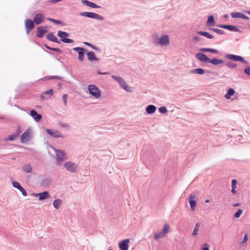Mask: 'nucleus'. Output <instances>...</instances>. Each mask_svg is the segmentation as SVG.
Returning a JSON list of instances; mask_svg holds the SVG:
<instances>
[{"label": "nucleus", "mask_w": 250, "mask_h": 250, "mask_svg": "<svg viewBox=\"0 0 250 250\" xmlns=\"http://www.w3.org/2000/svg\"><path fill=\"white\" fill-rule=\"evenodd\" d=\"M153 42L156 45L167 46L169 44L170 41L168 35H165L159 37L157 35L153 36Z\"/></svg>", "instance_id": "obj_1"}, {"label": "nucleus", "mask_w": 250, "mask_h": 250, "mask_svg": "<svg viewBox=\"0 0 250 250\" xmlns=\"http://www.w3.org/2000/svg\"><path fill=\"white\" fill-rule=\"evenodd\" d=\"M88 90L90 95L95 98H99L101 96V93L98 87L93 84H90L88 86Z\"/></svg>", "instance_id": "obj_2"}, {"label": "nucleus", "mask_w": 250, "mask_h": 250, "mask_svg": "<svg viewBox=\"0 0 250 250\" xmlns=\"http://www.w3.org/2000/svg\"><path fill=\"white\" fill-rule=\"evenodd\" d=\"M169 226L166 224L163 229V230L156 232L154 235V239L156 240L164 237L165 234L169 232Z\"/></svg>", "instance_id": "obj_3"}, {"label": "nucleus", "mask_w": 250, "mask_h": 250, "mask_svg": "<svg viewBox=\"0 0 250 250\" xmlns=\"http://www.w3.org/2000/svg\"><path fill=\"white\" fill-rule=\"evenodd\" d=\"M80 15L82 16L97 19L101 21H103L104 19V17L102 16L93 12H83L80 13Z\"/></svg>", "instance_id": "obj_4"}, {"label": "nucleus", "mask_w": 250, "mask_h": 250, "mask_svg": "<svg viewBox=\"0 0 250 250\" xmlns=\"http://www.w3.org/2000/svg\"><path fill=\"white\" fill-rule=\"evenodd\" d=\"M57 35L60 37V41L67 43H71L73 42V41L71 39L68 38H64L63 37H66L69 36L68 33L65 32H63L62 31H59L58 32Z\"/></svg>", "instance_id": "obj_5"}, {"label": "nucleus", "mask_w": 250, "mask_h": 250, "mask_svg": "<svg viewBox=\"0 0 250 250\" xmlns=\"http://www.w3.org/2000/svg\"><path fill=\"white\" fill-rule=\"evenodd\" d=\"M64 167L69 172L73 173L76 171L77 165L72 162H66L63 163Z\"/></svg>", "instance_id": "obj_6"}, {"label": "nucleus", "mask_w": 250, "mask_h": 250, "mask_svg": "<svg viewBox=\"0 0 250 250\" xmlns=\"http://www.w3.org/2000/svg\"><path fill=\"white\" fill-rule=\"evenodd\" d=\"M111 78L117 81L120 86L125 90L128 91V86L126 83V82L124 79L121 77L117 76L115 75H112Z\"/></svg>", "instance_id": "obj_7"}, {"label": "nucleus", "mask_w": 250, "mask_h": 250, "mask_svg": "<svg viewBox=\"0 0 250 250\" xmlns=\"http://www.w3.org/2000/svg\"><path fill=\"white\" fill-rule=\"evenodd\" d=\"M226 58L234 61H240L243 63L247 64L248 62L244 59V58L240 56L233 54H227L225 56Z\"/></svg>", "instance_id": "obj_8"}, {"label": "nucleus", "mask_w": 250, "mask_h": 250, "mask_svg": "<svg viewBox=\"0 0 250 250\" xmlns=\"http://www.w3.org/2000/svg\"><path fill=\"white\" fill-rule=\"evenodd\" d=\"M73 50L76 52H78V60L80 62H83V61L84 53L86 52L87 50L83 48L80 47H74L73 48Z\"/></svg>", "instance_id": "obj_9"}, {"label": "nucleus", "mask_w": 250, "mask_h": 250, "mask_svg": "<svg viewBox=\"0 0 250 250\" xmlns=\"http://www.w3.org/2000/svg\"><path fill=\"white\" fill-rule=\"evenodd\" d=\"M52 148L56 152V160L57 161L62 162L65 160V155L62 151L57 149L54 147H52Z\"/></svg>", "instance_id": "obj_10"}, {"label": "nucleus", "mask_w": 250, "mask_h": 250, "mask_svg": "<svg viewBox=\"0 0 250 250\" xmlns=\"http://www.w3.org/2000/svg\"><path fill=\"white\" fill-rule=\"evenodd\" d=\"M26 33L27 34L31 31L34 27V23L33 21L30 19H27L24 21Z\"/></svg>", "instance_id": "obj_11"}, {"label": "nucleus", "mask_w": 250, "mask_h": 250, "mask_svg": "<svg viewBox=\"0 0 250 250\" xmlns=\"http://www.w3.org/2000/svg\"><path fill=\"white\" fill-rule=\"evenodd\" d=\"M31 129L28 128L21 135L20 140L22 143H25L30 140L31 138Z\"/></svg>", "instance_id": "obj_12"}, {"label": "nucleus", "mask_w": 250, "mask_h": 250, "mask_svg": "<svg viewBox=\"0 0 250 250\" xmlns=\"http://www.w3.org/2000/svg\"><path fill=\"white\" fill-rule=\"evenodd\" d=\"M45 131L48 133L52 137L55 138H63V136L62 133L57 130H52L49 129H46Z\"/></svg>", "instance_id": "obj_13"}, {"label": "nucleus", "mask_w": 250, "mask_h": 250, "mask_svg": "<svg viewBox=\"0 0 250 250\" xmlns=\"http://www.w3.org/2000/svg\"><path fill=\"white\" fill-rule=\"evenodd\" d=\"M44 16L43 14L41 13H38L35 15L33 22L37 25H39L44 20Z\"/></svg>", "instance_id": "obj_14"}, {"label": "nucleus", "mask_w": 250, "mask_h": 250, "mask_svg": "<svg viewBox=\"0 0 250 250\" xmlns=\"http://www.w3.org/2000/svg\"><path fill=\"white\" fill-rule=\"evenodd\" d=\"M196 58L201 62H209L210 59L208 58L206 55L202 53H198L196 55Z\"/></svg>", "instance_id": "obj_15"}, {"label": "nucleus", "mask_w": 250, "mask_h": 250, "mask_svg": "<svg viewBox=\"0 0 250 250\" xmlns=\"http://www.w3.org/2000/svg\"><path fill=\"white\" fill-rule=\"evenodd\" d=\"M129 240L128 239H125L119 243V248L121 250H128V243Z\"/></svg>", "instance_id": "obj_16"}, {"label": "nucleus", "mask_w": 250, "mask_h": 250, "mask_svg": "<svg viewBox=\"0 0 250 250\" xmlns=\"http://www.w3.org/2000/svg\"><path fill=\"white\" fill-rule=\"evenodd\" d=\"M30 115L33 117L34 120L37 122H39L42 117L41 114H38L35 110H32L30 111Z\"/></svg>", "instance_id": "obj_17"}, {"label": "nucleus", "mask_w": 250, "mask_h": 250, "mask_svg": "<svg viewBox=\"0 0 250 250\" xmlns=\"http://www.w3.org/2000/svg\"><path fill=\"white\" fill-rule=\"evenodd\" d=\"M195 196L194 195H191L189 199V203L190 206L191 210L194 211L196 207V201L194 200Z\"/></svg>", "instance_id": "obj_18"}, {"label": "nucleus", "mask_w": 250, "mask_h": 250, "mask_svg": "<svg viewBox=\"0 0 250 250\" xmlns=\"http://www.w3.org/2000/svg\"><path fill=\"white\" fill-rule=\"evenodd\" d=\"M47 31L46 30L42 29L41 26H39L37 28L36 36L38 38H42Z\"/></svg>", "instance_id": "obj_19"}, {"label": "nucleus", "mask_w": 250, "mask_h": 250, "mask_svg": "<svg viewBox=\"0 0 250 250\" xmlns=\"http://www.w3.org/2000/svg\"><path fill=\"white\" fill-rule=\"evenodd\" d=\"M22 170L26 173H32L33 169L29 163L23 165L21 167Z\"/></svg>", "instance_id": "obj_20"}, {"label": "nucleus", "mask_w": 250, "mask_h": 250, "mask_svg": "<svg viewBox=\"0 0 250 250\" xmlns=\"http://www.w3.org/2000/svg\"><path fill=\"white\" fill-rule=\"evenodd\" d=\"M46 39L49 41H52L56 43H60L58 38L54 36L53 33L52 32H50L46 35Z\"/></svg>", "instance_id": "obj_21"}, {"label": "nucleus", "mask_w": 250, "mask_h": 250, "mask_svg": "<svg viewBox=\"0 0 250 250\" xmlns=\"http://www.w3.org/2000/svg\"><path fill=\"white\" fill-rule=\"evenodd\" d=\"M82 2L83 4L86 5V6H87L88 7H91V8H99L100 7V6L96 4L95 3H94L93 2L89 1H88L87 0H82Z\"/></svg>", "instance_id": "obj_22"}, {"label": "nucleus", "mask_w": 250, "mask_h": 250, "mask_svg": "<svg viewBox=\"0 0 250 250\" xmlns=\"http://www.w3.org/2000/svg\"><path fill=\"white\" fill-rule=\"evenodd\" d=\"M146 112L148 114L154 113L156 110V107L154 105H149L146 107Z\"/></svg>", "instance_id": "obj_23"}, {"label": "nucleus", "mask_w": 250, "mask_h": 250, "mask_svg": "<svg viewBox=\"0 0 250 250\" xmlns=\"http://www.w3.org/2000/svg\"><path fill=\"white\" fill-rule=\"evenodd\" d=\"M209 63H211L214 65H217L219 64H223L224 63V61L222 59L213 58L210 59Z\"/></svg>", "instance_id": "obj_24"}, {"label": "nucleus", "mask_w": 250, "mask_h": 250, "mask_svg": "<svg viewBox=\"0 0 250 250\" xmlns=\"http://www.w3.org/2000/svg\"><path fill=\"white\" fill-rule=\"evenodd\" d=\"M191 74H198L203 75L205 73V70L201 68L191 69L189 71Z\"/></svg>", "instance_id": "obj_25"}, {"label": "nucleus", "mask_w": 250, "mask_h": 250, "mask_svg": "<svg viewBox=\"0 0 250 250\" xmlns=\"http://www.w3.org/2000/svg\"><path fill=\"white\" fill-rule=\"evenodd\" d=\"M37 195H39L40 200H43L49 197V195L46 191L38 193Z\"/></svg>", "instance_id": "obj_26"}, {"label": "nucleus", "mask_w": 250, "mask_h": 250, "mask_svg": "<svg viewBox=\"0 0 250 250\" xmlns=\"http://www.w3.org/2000/svg\"><path fill=\"white\" fill-rule=\"evenodd\" d=\"M88 59L89 61H97L98 58L95 56V54L94 52L90 51L87 53Z\"/></svg>", "instance_id": "obj_27"}, {"label": "nucleus", "mask_w": 250, "mask_h": 250, "mask_svg": "<svg viewBox=\"0 0 250 250\" xmlns=\"http://www.w3.org/2000/svg\"><path fill=\"white\" fill-rule=\"evenodd\" d=\"M197 34H198L200 35L204 36L208 39L213 38V36L212 35L210 34L208 32H204V31H198Z\"/></svg>", "instance_id": "obj_28"}, {"label": "nucleus", "mask_w": 250, "mask_h": 250, "mask_svg": "<svg viewBox=\"0 0 250 250\" xmlns=\"http://www.w3.org/2000/svg\"><path fill=\"white\" fill-rule=\"evenodd\" d=\"M235 93V91L233 88H230L228 90L227 93H226L225 95V97L227 99H229L230 98L231 96L233 95Z\"/></svg>", "instance_id": "obj_29"}, {"label": "nucleus", "mask_w": 250, "mask_h": 250, "mask_svg": "<svg viewBox=\"0 0 250 250\" xmlns=\"http://www.w3.org/2000/svg\"><path fill=\"white\" fill-rule=\"evenodd\" d=\"M215 23V21L214 19L213 16L212 15L209 16L207 22V25L208 26H209L214 24Z\"/></svg>", "instance_id": "obj_30"}, {"label": "nucleus", "mask_w": 250, "mask_h": 250, "mask_svg": "<svg viewBox=\"0 0 250 250\" xmlns=\"http://www.w3.org/2000/svg\"><path fill=\"white\" fill-rule=\"evenodd\" d=\"M61 203H62V200L61 199H57L53 201V205L55 208H59Z\"/></svg>", "instance_id": "obj_31"}, {"label": "nucleus", "mask_w": 250, "mask_h": 250, "mask_svg": "<svg viewBox=\"0 0 250 250\" xmlns=\"http://www.w3.org/2000/svg\"><path fill=\"white\" fill-rule=\"evenodd\" d=\"M199 227L200 224L199 223H196L193 229V232L192 233V235L196 236L198 234L199 229Z\"/></svg>", "instance_id": "obj_32"}, {"label": "nucleus", "mask_w": 250, "mask_h": 250, "mask_svg": "<svg viewBox=\"0 0 250 250\" xmlns=\"http://www.w3.org/2000/svg\"><path fill=\"white\" fill-rule=\"evenodd\" d=\"M209 30L213 31V32H214L219 35H223L225 33V32L224 30L217 29V28H210Z\"/></svg>", "instance_id": "obj_33"}, {"label": "nucleus", "mask_w": 250, "mask_h": 250, "mask_svg": "<svg viewBox=\"0 0 250 250\" xmlns=\"http://www.w3.org/2000/svg\"><path fill=\"white\" fill-rule=\"evenodd\" d=\"M52 93H53V90L52 89H51L45 91L43 94H42L41 95V98H42V100L46 99L47 98H45L44 95L45 94H48V95H52Z\"/></svg>", "instance_id": "obj_34"}, {"label": "nucleus", "mask_w": 250, "mask_h": 250, "mask_svg": "<svg viewBox=\"0 0 250 250\" xmlns=\"http://www.w3.org/2000/svg\"><path fill=\"white\" fill-rule=\"evenodd\" d=\"M248 240V234L247 233H246L244 235L243 240L240 242V245L242 246H245L246 245V242H247Z\"/></svg>", "instance_id": "obj_35"}, {"label": "nucleus", "mask_w": 250, "mask_h": 250, "mask_svg": "<svg viewBox=\"0 0 250 250\" xmlns=\"http://www.w3.org/2000/svg\"><path fill=\"white\" fill-rule=\"evenodd\" d=\"M231 16L232 18L235 19V18H241L242 13L240 12H234L231 13Z\"/></svg>", "instance_id": "obj_36"}, {"label": "nucleus", "mask_w": 250, "mask_h": 250, "mask_svg": "<svg viewBox=\"0 0 250 250\" xmlns=\"http://www.w3.org/2000/svg\"><path fill=\"white\" fill-rule=\"evenodd\" d=\"M216 26L217 27H220V28H224V29H226L230 30V29H231V26L232 25H231L218 24Z\"/></svg>", "instance_id": "obj_37"}, {"label": "nucleus", "mask_w": 250, "mask_h": 250, "mask_svg": "<svg viewBox=\"0 0 250 250\" xmlns=\"http://www.w3.org/2000/svg\"><path fill=\"white\" fill-rule=\"evenodd\" d=\"M226 65L230 68H234L237 67L236 63L232 62H228L226 63Z\"/></svg>", "instance_id": "obj_38"}, {"label": "nucleus", "mask_w": 250, "mask_h": 250, "mask_svg": "<svg viewBox=\"0 0 250 250\" xmlns=\"http://www.w3.org/2000/svg\"><path fill=\"white\" fill-rule=\"evenodd\" d=\"M243 212V211L242 209H238L237 211L234 214V217L236 218H239L241 214H242Z\"/></svg>", "instance_id": "obj_39"}, {"label": "nucleus", "mask_w": 250, "mask_h": 250, "mask_svg": "<svg viewBox=\"0 0 250 250\" xmlns=\"http://www.w3.org/2000/svg\"><path fill=\"white\" fill-rule=\"evenodd\" d=\"M45 46L46 48H47L49 50H52V51H56L59 53H61L62 51H61V50L59 48H53V47H50L46 45H45Z\"/></svg>", "instance_id": "obj_40"}, {"label": "nucleus", "mask_w": 250, "mask_h": 250, "mask_svg": "<svg viewBox=\"0 0 250 250\" xmlns=\"http://www.w3.org/2000/svg\"><path fill=\"white\" fill-rule=\"evenodd\" d=\"M47 20L50 21H51L56 24H61L62 23V22L61 21L55 20V19H52L50 18H47Z\"/></svg>", "instance_id": "obj_41"}, {"label": "nucleus", "mask_w": 250, "mask_h": 250, "mask_svg": "<svg viewBox=\"0 0 250 250\" xmlns=\"http://www.w3.org/2000/svg\"><path fill=\"white\" fill-rule=\"evenodd\" d=\"M158 110L161 113H166L167 112V108L165 106H162L160 107Z\"/></svg>", "instance_id": "obj_42"}, {"label": "nucleus", "mask_w": 250, "mask_h": 250, "mask_svg": "<svg viewBox=\"0 0 250 250\" xmlns=\"http://www.w3.org/2000/svg\"><path fill=\"white\" fill-rule=\"evenodd\" d=\"M12 186L19 189V188H20L21 186V185H20V184L18 182H12Z\"/></svg>", "instance_id": "obj_43"}, {"label": "nucleus", "mask_w": 250, "mask_h": 250, "mask_svg": "<svg viewBox=\"0 0 250 250\" xmlns=\"http://www.w3.org/2000/svg\"><path fill=\"white\" fill-rule=\"evenodd\" d=\"M230 31L236 32H241V31L236 26L232 25L230 29Z\"/></svg>", "instance_id": "obj_44"}, {"label": "nucleus", "mask_w": 250, "mask_h": 250, "mask_svg": "<svg viewBox=\"0 0 250 250\" xmlns=\"http://www.w3.org/2000/svg\"><path fill=\"white\" fill-rule=\"evenodd\" d=\"M19 190L21 192L23 196H25L27 195V192L23 187H21L20 188H19Z\"/></svg>", "instance_id": "obj_45"}, {"label": "nucleus", "mask_w": 250, "mask_h": 250, "mask_svg": "<svg viewBox=\"0 0 250 250\" xmlns=\"http://www.w3.org/2000/svg\"><path fill=\"white\" fill-rule=\"evenodd\" d=\"M209 245L208 243H205L202 248V250H209Z\"/></svg>", "instance_id": "obj_46"}, {"label": "nucleus", "mask_w": 250, "mask_h": 250, "mask_svg": "<svg viewBox=\"0 0 250 250\" xmlns=\"http://www.w3.org/2000/svg\"><path fill=\"white\" fill-rule=\"evenodd\" d=\"M67 94H65L63 95L62 100H63V102L65 105H67Z\"/></svg>", "instance_id": "obj_47"}, {"label": "nucleus", "mask_w": 250, "mask_h": 250, "mask_svg": "<svg viewBox=\"0 0 250 250\" xmlns=\"http://www.w3.org/2000/svg\"><path fill=\"white\" fill-rule=\"evenodd\" d=\"M16 137V135H10L8 138H5V140L13 141Z\"/></svg>", "instance_id": "obj_48"}, {"label": "nucleus", "mask_w": 250, "mask_h": 250, "mask_svg": "<svg viewBox=\"0 0 250 250\" xmlns=\"http://www.w3.org/2000/svg\"><path fill=\"white\" fill-rule=\"evenodd\" d=\"M244 72L249 76H250V66L247 67L244 69Z\"/></svg>", "instance_id": "obj_49"}, {"label": "nucleus", "mask_w": 250, "mask_h": 250, "mask_svg": "<svg viewBox=\"0 0 250 250\" xmlns=\"http://www.w3.org/2000/svg\"><path fill=\"white\" fill-rule=\"evenodd\" d=\"M207 52H212L214 53H217L218 50L215 49L208 48H207Z\"/></svg>", "instance_id": "obj_50"}, {"label": "nucleus", "mask_w": 250, "mask_h": 250, "mask_svg": "<svg viewBox=\"0 0 250 250\" xmlns=\"http://www.w3.org/2000/svg\"><path fill=\"white\" fill-rule=\"evenodd\" d=\"M241 18L245 20H249V17L245 15V14H243V13H242Z\"/></svg>", "instance_id": "obj_51"}, {"label": "nucleus", "mask_w": 250, "mask_h": 250, "mask_svg": "<svg viewBox=\"0 0 250 250\" xmlns=\"http://www.w3.org/2000/svg\"><path fill=\"white\" fill-rule=\"evenodd\" d=\"M21 133V127L18 126L17 134L15 135L17 137Z\"/></svg>", "instance_id": "obj_52"}, {"label": "nucleus", "mask_w": 250, "mask_h": 250, "mask_svg": "<svg viewBox=\"0 0 250 250\" xmlns=\"http://www.w3.org/2000/svg\"><path fill=\"white\" fill-rule=\"evenodd\" d=\"M200 51L202 52H207V48H202L200 49Z\"/></svg>", "instance_id": "obj_53"}, {"label": "nucleus", "mask_w": 250, "mask_h": 250, "mask_svg": "<svg viewBox=\"0 0 250 250\" xmlns=\"http://www.w3.org/2000/svg\"><path fill=\"white\" fill-rule=\"evenodd\" d=\"M193 40H194V41H200V37H198V36H195V37H193Z\"/></svg>", "instance_id": "obj_54"}, {"label": "nucleus", "mask_w": 250, "mask_h": 250, "mask_svg": "<svg viewBox=\"0 0 250 250\" xmlns=\"http://www.w3.org/2000/svg\"><path fill=\"white\" fill-rule=\"evenodd\" d=\"M60 125L63 127H66L68 126V125L66 124H60Z\"/></svg>", "instance_id": "obj_55"}, {"label": "nucleus", "mask_w": 250, "mask_h": 250, "mask_svg": "<svg viewBox=\"0 0 250 250\" xmlns=\"http://www.w3.org/2000/svg\"><path fill=\"white\" fill-rule=\"evenodd\" d=\"M241 205L240 203H237L233 205V207H239Z\"/></svg>", "instance_id": "obj_56"}, {"label": "nucleus", "mask_w": 250, "mask_h": 250, "mask_svg": "<svg viewBox=\"0 0 250 250\" xmlns=\"http://www.w3.org/2000/svg\"><path fill=\"white\" fill-rule=\"evenodd\" d=\"M231 193L234 194H236L237 193V191L236 190V188H233L231 189Z\"/></svg>", "instance_id": "obj_57"}, {"label": "nucleus", "mask_w": 250, "mask_h": 250, "mask_svg": "<svg viewBox=\"0 0 250 250\" xmlns=\"http://www.w3.org/2000/svg\"><path fill=\"white\" fill-rule=\"evenodd\" d=\"M61 0H51L50 1H51V2H52L53 3H55L57 2L60 1Z\"/></svg>", "instance_id": "obj_58"}, {"label": "nucleus", "mask_w": 250, "mask_h": 250, "mask_svg": "<svg viewBox=\"0 0 250 250\" xmlns=\"http://www.w3.org/2000/svg\"><path fill=\"white\" fill-rule=\"evenodd\" d=\"M97 73L98 74H100V75H106V74H108L109 73L108 72H104V73H102V72H100L99 71H98L97 72Z\"/></svg>", "instance_id": "obj_59"}, {"label": "nucleus", "mask_w": 250, "mask_h": 250, "mask_svg": "<svg viewBox=\"0 0 250 250\" xmlns=\"http://www.w3.org/2000/svg\"><path fill=\"white\" fill-rule=\"evenodd\" d=\"M236 184H237V180L236 179H233L231 182V184L236 185Z\"/></svg>", "instance_id": "obj_60"}, {"label": "nucleus", "mask_w": 250, "mask_h": 250, "mask_svg": "<svg viewBox=\"0 0 250 250\" xmlns=\"http://www.w3.org/2000/svg\"><path fill=\"white\" fill-rule=\"evenodd\" d=\"M231 188H232V189L236 188V185L231 184Z\"/></svg>", "instance_id": "obj_61"}, {"label": "nucleus", "mask_w": 250, "mask_h": 250, "mask_svg": "<svg viewBox=\"0 0 250 250\" xmlns=\"http://www.w3.org/2000/svg\"><path fill=\"white\" fill-rule=\"evenodd\" d=\"M85 43L86 45H89V46H91L92 48H94L92 45H91L90 44V43H88V42H85Z\"/></svg>", "instance_id": "obj_62"}, {"label": "nucleus", "mask_w": 250, "mask_h": 250, "mask_svg": "<svg viewBox=\"0 0 250 250\" xmlns=\"http://www.w3.org/2000/svg\"><path fill=\"white\" fill-rule=\"evenodd\" d=\"M38 193H33V195L35 197H39V195H38Z\"/></svg>", "instance_id": "obj_63"}, {"label": "nucleus", "mask_w": 250, "mask_h": 250, "mask_svg": "<svg viewBox=\"0 0 250 250\" xmlns=\"http://www.w3.org/2000/svg\"><path fill=\"white\" fill-rule=\"evenodd\" d=\"M49 182V180L47 179L44 180L43 183Z\"/></svg>", "instance_id": "obj_64"}]
</instances>
